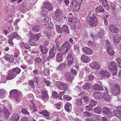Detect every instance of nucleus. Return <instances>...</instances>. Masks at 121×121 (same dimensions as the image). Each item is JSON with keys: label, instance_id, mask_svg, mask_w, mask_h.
<instances>
[{"label": "nucleus", "instance_id": "obj_32", "mask_svg": "<svg viewBox=\"0 0 121 121\" xmlns=\"http://www.w3.org/2000/svg\"><path fill=\"white\" fill-rule=\"evenodd\" d=\"M65 109L67 112H70L72 109V106L69 103H67L65 107Z\"/></svg>", "mask_w": 121, "mask_h": 121}, {"label": "nucleus", "instance_id": "obj_25", "mask_svg": "<svg viewBox=\"0 0 121 121\" xmlns=\"http://www.w3.org/2000/svg\"><path fill=\"white\" fill-rule=\"evenodd\" d=\"M56 48H52L50 49L49 51V55L50 57L52 58L54 57L55 54L56 53L57 50L56 49Z\"/></svg>", "mask_w": 121, "mask_h": 121}, {"label": "nucleus", "instance_id": "obj_12", "mask_svg": "<svg viewBox=\"0 0 121 121\" xmlns=\"http://www.w3.org/2000/svg\"><path fill=\"white\" fill-rule=\"evenodd\" d=\"M62 15V12L57 9L55 12V15L54 18L56 21H59L60 20L61 16Z\"/></svg>", "mask_w": 121, "mask_h": 121}, {"label": "nucleus", "instance_id": "obj_62", "mask_svg": "<svg viewBox=\"0 0 121 121\" xmlns=\"http://www.w3.org/2000/svg\"><path fill=\"white\" fill-rule=\"evenodd\" d=\"M83 99L85 102L86 103L89 102V98L87 96H84L83 97Z\"/></svg>", "mask_w": 121, "mask_h": 121}, {"label": "nucleus", "instance_id": "obj_31", "mask_svg": "<svg viewBox=\"0 0 121 121\" xmlns=\"http://www.w3.org/2000/svg\"><path fill=\"white\" fill-rule=\"evenodd\" d=\"M12 117V120L13 121H18L20 118L19 115L16 113L13 114Z\"/></svg>", "mask_w": 121, "mask_h": 121}, {"label": "nucleus", "instance_id": "obj_26", "mask_svg": "<svg viewBox=\"0 0 121 121\" xmlns=\"http://www.w3.org/2000/svg\"><path fill=\"white\" fill-rule=\"evenodd\" d=\"M56 61L58 62L62 61L63 60L62 54L60 52H58L56 56Z\"/></svg>", "mask_w": 121, "mask_h": 121}, {"label": "nucleus", "instance_id": "obj_41", "mask_svg": "<svg viewBox=\"0 0 121 121\" xmlns=\"http://www.w3.org/2000/svg\"><path fill=\"white\" fill-rule=\"evenodd\" d=\"M66 65V63H63L59 65V66L56 68V69L57 70H62L64 68Z\"/></svg>", "mask_w": 121, "mask_h": 121}, {"label": "nucleus", "instance_id": "obj_15", "mask_svg": "<svg viewBox=\"0 0 121 121\" xmlns=\"http://www.w3.org/2000/svg\"><path fill=\"white\" fill-rule=\"evenodd\" d=\"M41 92L42 93V95L41 97V99L44 101H48L49 98L48 91H46L42 90Z\"/></svg>", "mask_w": 121, "mask_h": 121}, {"label": "nucleus", "instance_id": "obj_38", "mask_svg": "<svg viewBox=\"0 0 121 121\" xmlns=\"http://www.w3.org/2000/svg\"><path fill=\"white\" fill-rule=\"evenodd\" d=\"M94 111L95 112L100 114L102 111V109L100 107H97L94 108Z\"/></svg>", "mask_w": 121, "mask_h": 121}, {"label": "nucleus", "instance_id": "obj_64", "mask_svg": "<svg viewBox=\"0 0 121 121\" xmlns=\"http://www.w3.org/2000/svg\"><path fill=\"white\" fill-rule=\"evenodd\" d=\"M116 60L119 66L121 68V60L119 58H117L116 59Z\"/></svg>", "mask_w": 121, "mask_h": 121}, {"label": "nucleus", "instance_id": "obj_55", "mask_svg": "<svg viewBox=\"0 0 121 121\" xmlns=\"http://www.w3.org/2000/svg\"><path fill=\"white\" fill-rule=\"evenodd\" d=\"M105 46L106 47H111V43L108 40H105Z\"/></svg>", "mask_w": 121, "mask_h": 121}, {"label": "nucleus", "instance_id": "obj_60", "mask_svg": "<svg viewBox=\"0 0 121 121\" xmlns=\"http://www.w3.org/2000/svg\"><path fill=\"white\" fill-rule=\"evenodd\" d=\"M86 110L88 111H90L92 109V106L90 104L85 107Z\"/></svg>", "mask_w": 121, "mask_h": 121}, {"label": "nucleus", "instance_id": "obj_45", "mask_svg": "<svg viewBox=\"0 0 121 121\" xmlns=\"http://www.w3.org/2000/svg\"><path fill=\"white\" fill-rule=\"evenodd\" d=\"M21 112L25 115H29V113L25 108H22Z\"/></svg>", "mask_w": 121, "mask_h": 121}, {"label": "nucleus", "instance_id": "obj_24", "mask_svg": "<svg viewBox=\"0 0 121 121\" xmlns=\"http://www.w3.org/2000/svg\"><path fill=\"white\" fill-rule=\"evenodd\" d=\"M39 113L40 114L43 115L44 116L45 118L48 119L49 118V112L46 110H44L41 112H40Z\"/></svg>", "mask_w": 121, "mask_h": 121}, {"label": "nucleus", "instance_id": "obj_33", "mask_svg": "<svg viewBox=\"0 0 121 121\" xmlns=\"http://www.w3.org/2000/svg\"><path fill=\"white\" fill-rule=\"evenodd\" d=\"M7 94L6 91L4 89H0V98L2 99L5 97Z\"/></svg>", "mask_w": 121, "mask_h": 121}, {"label": "nucleus", "instance_id": "obj_48", "mask_svg": "<svg viewBox=\"0 0 121 121\" xmlns=\"http://www.w3.org/2000/svg\"><path fill=\"white\" fill-rule=\"evenodd\" d=\"M74 4H75V6L74 7V10H75V11H78L79 9L81 4H80V3H77Z\"/></svg>", "mask_w": 121, "mask_h": 121}, {"label": "nucleus", "instance_id": "obj_4", "mask_svg": "<svg viewBox=\"0 0 121 121\" xmlns=\"http://www.w3.org/2000/svg\"><path fill=\"white\" fill-rule=\"evenodd\" d=\"M87 20L88 21L89 24L91 27H95L97 25V19L94 15L87 16Z\"/></svg>", "mask_w": 121, "mask_h": 121}, {"label": "nucleus", "instance_id": "obj_34", "mask_svg": "<svg viewBox=\"0 0 121 121\" xmlns=\"http://www.w3.org/2000/svg\"><path fill=\"white\" fill-rule=\"evenodd\" d=\"M93 88L95 90L103 91V87L100 86L99 85L95 84L94 85L93 87Z\"/></svg>", "mask_w": 121, "mask_h": 121}, {"label": "nucleus", "instance_id": "obj_28", "mask_svg": "<svg viewBox=\"0 0 121 121\" xmlns=\"http://www.w3.org/2000/svg\"><path fill=\"white\" fill-rule=\"evenodd\" d=\"M81 59L83 62L85 63H88L90 61V60L88 57L84 54L82 56Z\"/></svg>", "mask_w": 121, "mask_h": 121}, {"label": "nucleus", "instance_id": "obj_59", "mask_svg": "<svg viewBox=\"0 0 121 121\" xmlns=\"http://www.w3.org/2000/svg\"><path fill=\"white\" fill-rule=\"evenodd\" d=\"M48 14V11L45 10H42L41 12V14L43 16L47 15Z\"/></svg>", "mask_w": 121, "mask_h": 121}, {"label": "nucleus", "instance_id": "obj_52", "mask_svg": "<svg viewBox=\"0 0 121 121\" xmlns=\"http://www.w3.org/2000/svg\"><path fill=\"white\" fill-rule=\"evenodd\" d=\"M91 86V85L89 83H87L83 86V88L85 89H88L90 88Z\"/></svg>", "mask_w": 121, "mask_h": 121}, {"label": "nucleus", "instance_id": "obj_37", "mask_svg": "<svg viewBox=\"0 0 121 121\" xmlns=\"http://www.w3.org/2000/svg\"><path fill=\"white\" fill-rule=\"evenodd\" d=\"M107 51L108 53L110 55H113L115 53V52L113 51V49L111 47H107Z\"/></svg>", "mask_w": 121, "mask_h": 121}, {"label": "nucleus", "instance_id": "obj_18", "mask_svg": "<svg viewBox=\"0 0 121 121\" xmlns=\"http://www.w3.org/2000/svg\"><path fill=\"white\" fill-rule=\"evenodd\" d=\"M109 30L112 33H117L119 31L118 29L116 28L113 25H109L108 27Z\"/></svg>", "mask_w": 121, "mask_h": 121}, {"label": "nucleus", "instance_id": "obj_8", "mask_svg": "<svg viewBox=\"0 0 121 121\" xmlns=\"http://www.w3.org/2000/svg\"><path fill=\"white\" fill-rule=\"evenodd\" d=\"M27 36L31 40H34L35 41L38 40L40 37L39 35H35L32 33L30 31H29Z\"/></svg>", "mask_w": 121, "mask_h": 121}, {"label": "nucleus", "instance_id": "obj_21", "mask_svg": "<svg viewBox=\"0 0 121 121\" xmlns=\"http://www.w3.org/2000/svg\"><path fill=\"white\" fill-rule=\"evenodd\" d=\"M82 50L83 52L87 55L91 54L92 53V50L87 47H85L83 48Z\"/></svg>", "mask_w": 121, "mask_h": 121}, {"label": "nucleus", "instance_id": "obj_22", "mask_svg": "<svg viewBox=\"0 0 121 121\" xmlns=\"http://www.w3.org/2000/svg\"><path fill=\"white\" fill-rule=\"evenodd\" d=\"M39 48L41 53L43 54H46L48 51L47 48L43 45H41Z\"/></svg>", "mask_w": 121, "mask_h": 121}, {"label": "nucleus", "instance_id": "obj_51", "mask_svg": "<svg viewBox=\"0 0 121 121\" xmlns=\"http://www.w3.org/2000/svg\"><path fill=\"white\" fill-rule=\"evenodd\" d=\"M42 21L44 22H47L49 20V18L48 16H43L42 17Z\"/></svg>", "mask_w": 121, "mask_h": 121}, {"label": "nucleus", "instance_id": "obj_61", "mask_svg": "<svg viewBox=\"0 0 121 121\" xmlns=\"http://www.w3.org/2000/svg\"><path fill=\"white\" fill-rule=\"evenodd\" d=\"M38 76H35L33 77V80L34 82L37 84L38 83V82L39 81V78Z\"/></svg>", "mask_w": 121, "mask_h": 121}, {"label": "nucleus", "instance_id": "obj_42", "mask_svg": "<svg viewBox=\"0 0 121 121\" xmlns=\"http://www.w3.org/2000/svg\"><path fill=\"white\" fill-rule=\"evenodd\" d=\"M102 6L106 9L107 10L109 9V6L107 2L106 1H103Z\"/></svg>", "mask_w": 121, "mask_h": 121}, {"label": "nucleus", "instance_id": "obj_19", "mask_svg": "<svg viewBox=\"0 0 121 121\" xmlns=\"http://www.w3.org/2000/svg\"><path fill=\"white\" fill-rule=\"evenodd\" d=\"M99 74L101 76L106 77L110 76V74L109 72L106 70H101L99 73Z\"/></svg>", "mask_w": 121, "mask_h": 121}, {"label": "nucleus", "instance_id": "obj_53", "mask_svg": "<svg viewBox=\"0 0 121 121\" xmlns=\"http://www.w3.org/2000/svg\"><path fill=\"white\" fill-rule=\"evenodd\" d=\"M63 99L66 101H69L72 99V97L69 95H65L63 96Z\"/></svg>", "mask_w": 121, "mask_h": 121}, {"label": "nucleus", "instance_id": "obj_23", "mask_svg": "<svg viewBox=\"0 0 121 121\" xmlns=\"http://www.w3.org/2000/svg\"><path fill=\"white\" fill-rule=\"evenodd\" d=\"M65 76L66 77V79L68 81L71 82L72 81L74 77L68 73H66L65 74Z\"/></svg>", "mask_w": 121, "mask_h": 121}, {"label": "nucleus", "instance_id": "obj_36", "mask_svg": "<svg viewBox=\"0 0 121 121\" xmlns=\"http://www.w3.org/2000/svg\"><path fill=\"white\" fill-rule=\"evenodd\" d=\"M62 28L63 31H64L66 33L69 34V31L68 27L66 25H63Z\"/></svg>", "mask_w": 121, "mask_h": 121}, {"label": "nucleus", "instance_id": "obj_39", "mask_svg": "<svg viewBox=\"0 0 121 121\" xmlns=\"http://www.w3.org/2000/svg\"><path fill=\"white\" fill-rule=\"evenodd\" d=\"M55 26L56 27L57 32L60 33H63V30L62 28L57 24H55Z\"/></svg>", "mask_w": 121, "mask_h": 121}, {"label": "nucleus", "instance_id": "obj_1", "mask_svg": "<svg viewBox=\"0 0 121 121\" xmlns=\"http://www.w3.org/2000/svg\"><path fill=\"white\" fill-rule=\"evenodd\" d=\"M12 111V106L10 105L5 106L2 105L0 106V117L1 115V113H3L4 117L6 119H8L10 114L9 111Z\"/></svg>", "mask_w": 121, "mask_h": 121}, {"label": "nucleus", "instance_id": "obj_6", "mask_svg": "<svg viewBox=\"0 0 121 121\" xmlns=\"http://www.w3.org/2000/svg\"><path fill=\"white\" fill-rule=\"evenodd\" d=\"M117 66L116 63L113 61L111 62L109 64L108 69L112 73V74L115 75L117 74Z\"/></svg>", "mask_w": 121, "mask_h": 121}, {"label": "nucleus", "instance_id": "obj_44", "mask_svg": "<svg viewBox=\"0 0 121 121\" xmlns=\"http://www.w3.org/2000/svg\"><path fill=\"white\" fill-rule=\"evenodd\" d=\"M26 10V4H23L21 7L20 11H21L23 13H25Z\"/></svg>", "mask_w": 121, "mask_h": 121}, {"label": "nucleus", "instance_id": "obj_29", "mask_svg": "<svg viewBox=\"0 0 121 121\" xmlns=\"http://www.w3.org/2000/svg\"><path fill=\"white\" fill-rule=\"evenodd\" d=\"M102 95L101 92H98L94 93L93 94L94 97L97 99H100Z\"/></svg>", "mask_w": 121, "mask_h": 121}, {"label": "nucleus", "instance_id": "obj_50", "mask_svg": "<svg viewBox=\"0 0 121 121\" xmlns=\"http://www.w3.org/2000/svg\"><path fill=\"white\" fill-rule=\"evenodd\" d=\"M32 72L33 76H34V77L39 76V71L38 69H34L33 70Z\"/></svg>", "mask_w": 121, "mask_h": 121}, {"label": "nucleus", "instance_id": "obj_40", "mask_svg": "<svg viewBox=\"0 0 121 121\" xmlns=\"http://www.w3.org/2000/svg\"><path fill=\"white\" fill-rule=\"evenodd\" d=\"M113 112L114 115L118 118H121V114L118 110H118H114L113 111Z\"/></svg>", "mask_w": 121, "mask_h": 121}, {"label": "nucleus", "instance_id": "obj_13", "mask_svg": "<svg viewBox=\"0 0 121 121\" xmlns=\"http://www.w3.org/2000/svg\"><path fill=\"white\" fill-rule=\"evenodd\" d=\"M53 6L49 3L47 1H45L43 3V5L42 7V8L46 9L48 11H50L53 9Z\"/></svg>", "mask_w": 121, "mask_h": 121}, {"label": "nucleus", "instance_id": "obj_7", "mask_svg": "<svg viewBox=\"0 0 121 121\" xmlns=\"http://www.w3.org/2000/svg\"><path fill=\"white\" fill-rule=\"evenodd\" d=\"M110 91L113 95L117 96L120 93V88L117 85H114L113 89H111Z\"/></svg>", "mask_w": 121, "mask_h": 121}, {"label": "nucleus", "instance_id": "obj_49", "mask_svg": "<svg viewBox=\"0 0 121 121\" xmlns=\"http://www.w3.org/2000/svg\"><path fill=\"white\" fill-rule=\"evenodd\" d=\"M113 42L115 44H117L119 43V40L117 37L113 36Z\"/></svg>", "mask_w": 121, "mask_h": 121}, {"label": "nucleus", "instance_id": "obj_58", "mask_svg": "<svg viewBox=\"0 0 121 121\" xmlns=\"http://www.w3.org/2000/svg\"><path fill=\"white\" fill-rule=\"evenodd\" d=\"M29 84L30 86L32 88H34L35 87L34 82L33 80H30L29 82Z\"/></svg>", "mask_w": 121, "mask_h": 121}, {"label": "nucleus", "instance_id": "obj_9", "mask_svg": "<svg viewBox=\"0 0 121 121\" xmlns=\"http://www.w3.org/2000/svg\"><path fill=\"white\" fill-rule=\"evenodd\" d=\"M73 55L71 52H69L67 57V65L70 66L73 63Z\"/></svg>", "mask_w": 121, "mask_h": 121}, {"label": "nucleus", "instance_id": "obj_35", "mask_svg": "<svg viewBox=\"0 0 121 121\" xmlns=\"http://www.w3.org/2000/svg\"><path fill=\"white\" fill-rule=\"evenodd\" d=\"M75 102L78 106L81 105L82 103L81 98L78 97H77L75 99Z\"/></svg>", "mask_w": 121, "mask_h": 121}, {"label": "nucleus", "instance_id": "obj_63", "mask_svg": "<svg viewBox=\"0 0 121 121\" xmlns=\"http://www.w3.org/2000/svg\"><path fill=\"white\" fill-rule=\"evenodd\" d=\"M89 44L92 45L94 46H95L96 45V44L95 42H92V41H89L88 43Z\"/></svg>", "mask_w": 121, "mask_h": 121}, {"label": "nucleus", "instance_id": "obj_54", "mask_svg": "<svg viewBox=\"0 0 121 121\" xmlns=\"http://www.w3.org/2000/svg\"><path fill=\"white\" fill-rule=\"evenodd\" d=\"M97 103V102L93 100H91L90 101V104L92 107L96 105Z\"/></svg>", "mask_w": 121, "mask_h": 121}, {"label": "nucleus", "instance_id": "obj_2", "mask_svg": "<svg viewBox=\"0 0 121 121\" xmlns=\"http://www.w3.org/2000/svg\"><path fill=\"white\" fill-rule=\"evenodd\" d=\"M21 92L16 90H13L9 92L10 96L12 98L13 100L17 104L20 102Z\"/></svg>", "mask_w": 121, "mask_h": 121}, {"label": "nucleus", "instance_id": "obj_57", "mask_svg": "<svg viewBox=\"0 0 121 121\" xmlns=\"http://www.w3.org/2000/svg\"><path fill=\"white\" fill-rule=\"evenodd\" d=\"M41 60L40 57H38L34 59L35 62L36 63H40Z\"/></svg>", "mask_w": 121, "mask_h": 121}, {"label": "nucleus", "instance_id": "obj_46", "mask_svg": "<svg viewBox=\"0 0 121 121\" xmlns=\"http://www.w3.org/2000/svg\"><path fill=\"white\" fill-rule=\"evenodd\" d=\"M97 35H95L93 34H90V38L91 40L93 41H95L96 39L97 38Z\"/></svg>", "mask_w": 121, "mask_h": 121}, {"label": "nucleus", "instance_id": "obj_10", "mask_svg": "<svg viewBox=\"0 0 121 121\" xmlns=\"http://www.w3.org/2000/svg\"><path fill=\"white\" fill-rule=\"evenodd\" d=\"M56 86L59 89L64 91L66 90L67 88V86L65 83L60 81L57 82Z\"/></svg>", "mask_w": 121, "mask_h": 121}, {"label": "nucleus", "instance_id": "obj_47", "mask_svg": "<svg viewBox=\"0 0 121 121\" xmlns=\"http://www.w3.org/2000/svg\"><path fill=\"white\" fill-rule=\"evenodd\" d=\"M93 115V114L91 113H89L85 111L83 113V116L85 117H87L91 116Z\"/></svg>", "mask_w": 121, "mask_h": 121}, {"label": "nucleus", "instance_id": "obj_11", "mask_svg": "<svg viewBox=\"0 0 121 121\" xmlns=\"http://www.w3.org/2000/svg\"><path fill=\"white\" fill-rule=\"evenodd\" d=\"M103 112L108 117H112L113 113L110 110L106 107H104L103 109Z\"/></svg>", "mask_w": 121, "mask_h": 121}, {"label": "nucleus", "instance_id": "obj_3", "mask_svg": "<svg viewBox=\"0 0 121 121\" xmlns=\"http://www.w3.org/2000/svg\"><path fill=\"white\" fill-rule=\"evenodd\" d=\"M21 71V69L18 67L13 68L12 70L8 71V76L5 77V78L8 80L14 78L17 74L19 73Z\"/></svg>", "mask_w": 121, "mask_h": 121}, {"label": "nucleus", "instance_id": "obj_43", "mask_svg": "<svg viewBox=\"0 0 121 121\" xmlns=\"http://www.w3.org/2000/svg\"><path fill=\"white\" fill-rule=\"evenodd\" d=\"M96 11L97 13H98L100 12H104V10L103 7L100 6L96 8Z\"/></svg>", "mask_w": 121, "mask_h": 121}, {"label": "nucleus", "instance_id": "obj_5", "mask_svg": "<svg viewBox=\"0 0 121 121\" xmlns=\"http://www.w3.org/2000/svg\"><path fill=\"white\" fill-rule=\"evenodd\" d=\"M70 45L69 42L66 41L64 42L63 44L58 49L59 51H61L62 53L64 55L66 53L68 50L70 48Z\"/></svg>", "mask_w": 121, "mask_h": 121}, {"label": "nucleus", "instance_id": "obj_20", "mask_svg": "<svg viewBox=\"0 0 121 121\" xmlns=\"http://www.w3.org/2000/svg\"><path fill=\"white\" fill-rule=\"evenodd\" d=\"M5 60L10 63L13 62L14 60V58L12 56H10L8 54H6L4 56Z\"/></svg>", "mask_w": 121, "mask_h": 121}, {"label": "nucleus", "instance_id": "obj_14", "mask_svg": "<svg viewBox=\"0 0 121 121\" xmlns=\"http://www.w3.org/2000/svg\"><path fill=\"white\" fill-rule=\"evenodd\" d=\"M53 6L49 3L47 1H45L43 3V5L42 7V8L46 9L48 11H50L53 9Z\"/></svg>", "mask_w": 121, "mask_h": 121}, {"label": "nucleus", "instance_id": "obj_27", "mask_svg": "<svg viewBox=\"0 0 121 121\" xmlns=\"http://www.w3.org/2000/svg\"><path fill=\"white\" fill-rule=\"evenodd\" d=\"M9 37H11L13 39L15 38L18 40L20 39L21 38V37L18 35L17 32H15L12 33Z\"/></svg>", "mask_w": 121, "mask_h": 121}, {"label": "nucleus", "instance_id": "obj_30", "mask_svg": "<svg viewBox=\"0 0 121 121\" xmlns=\"http://www.w3.org/2000/svg\"><path fill=\"white\" fill-rule=\"evenodd\" d=\"M41 29V26L38 25H35L32 28V30L34 32H38L40 31Z\"/></svg>", "mask_w": 121, "mask_h": 121}, {"label": "nucleus", "instance_id": "obj_16", "mask_svg": "<svg viewBox=\"0 0 121 121\" xmlns=\"http://www.w3.org/2000/svg\"><path fill=\"white\" fill-rule=\"evenodd\" d=\"M106 92L103 95V99L106 102H109L111 99V98L109 94H108V90L105 87Z\"/></svg>", "mask_w": 121, "mask_h": 121}, {"label": "nucleus", "instance_id": "obj_56", "mask_svg": "<svg viewBox=\"0 0 121 121\" xmlns=\"http://www.w3.org/2000/svg\"><path fill=\"white\" fill-rule=\"evenodd\" d=\"M83 1V0H73L72 2L74 4L79 3L81 4Z\"/></svg>", "mask_w": 121, "mask_h": 121}, {"label": "nucleus", "instance_id": "obj_17", "mask_svg": "<svg viewBox=\"0 0 121 121\" xmlns=\"http://www.w3.org/2000/svg\"><path fill=\"white\" fill-rule=\"evenodd\" d=\"M90 66L92 69H98L99 68L100 65L97 62L94 61L90 64Z\"/></svg>", "mask_w": 121, "mask_h": 121}]
</instances>
